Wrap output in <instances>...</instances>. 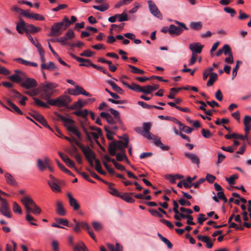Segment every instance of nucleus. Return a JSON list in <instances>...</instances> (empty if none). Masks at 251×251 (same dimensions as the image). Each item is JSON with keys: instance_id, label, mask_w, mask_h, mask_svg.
Here are the masks:
<instances>
[{"instance_id": "4c0bfd02", "label": "nucleus", "mask_w": 251, "mask_h": 251, "mask_svg": "<svg viewBox=\"0 0 251 251\" xmlns=\"http://www.w3.org/2000/svg\"><path fill=\"white\" fill-rule=\"evenodd\" d=\"M26 31L30 32L31 33H36L40 31L41 28L39 27H37L33 25H27L26 27Z\"/></svg>"}, {"instance_id": "bb28decb", "label": "nucleus", "mask_w": 251, "mask_h": 251, "mask_svg": "<svg viewBox=\"0 0 251 251\" xmlns=\"http://www.w3.org/2000/svg\"><path fill=\"white\" fill-rule=\"evenodd\" d=\"M75 89L77 95H83L87 97H90L91 96L90 93L87 92L82 87L77 85H75Z\"/></svg>"}, {"instance_id": "a878e982", "label": "nucleus", "mask_w": 251, "mask_h": 251, "mask_svg": "<svg viewBox=\"0 0 251 251\" xmlns=\"http://www.w3.org/2000/svg\"><path fill=\"white\" fill-rule=\"evenodd\" d=\"M88 61L87 64H80V66H86V67H93V68L98 69V70H100V71L102 72L104 74H107V71L104 69H103L102 68L99 67L97 66L96 65L92 63L90 60H88Z\"/></svg>"}, {"instance_id": "9d476101", "label": "nucleus", "mask_w": 251, "mask_h": 251, "mask_svg": "<svg viewBox=\"0 0 251 251\" xmlns=\"http://www.w3.org/2000/svg\"><path fill=\"white\" fill-rule=\"evenodd\" d=\"M21 201L24 205L26 212L30 213L32 206L35 203L33 199L29 196H24L21 199Z\"/></svg>"}, {"instance_id": "1a4fd4ad", "label": "nucleus", "mask_w": 251, "mask_h": 251, "mask_svg": "<svg viewBox=\"0 0 251 251\" xmlns=\"http://www.w3.org/2000/svg\"><path fill=\"white\" fill-rule=\"evenodd\" d=\"M51 160L50 158L45 156L41 158H38L37 160V166L40 171H44L48 167L49 164H50Z\"/></svg>"}, {"instance_id": "4be33fe9", "label": "nucleus", "mask_w": 251, "mask_h": 251, "mask_svg": "<svg viewBox=\"0 0 251 251\" xmlns=\"http://www.w3.org/2000/svg\"><path fill=\"white\" fill-rule=\"evenodd\" d=\"M73 251H88V248L84 243L80 241L73 247Z\"/></svg>"}, {"instance_id": "6e6552de", "label": "nucleus", "mask_w": 251, "mask_h": 251, "mask_svg": "<svg viewBox=\"0 0 251 251\" xmlns=\"http://www.w3.org/2000/svg\"><path fill=\"white\" fill-rule=\"evenodd\" d=\"M49 180L48 183L51 189L54 192H60L61 191L60 186L59 185V181L55 178L52 175H49Z\"/></svg>"}, {"instance_id": "473e14b6", "label": "nucleus", "mask_w": 251, "mask_h": 251, "mask_svg": "<svg viewBox=\"0 0 251 251\" xmlns=\"http://www.w3.org/2000/svg\"><path fill=\"white\" fill-rule=\"evenodd\" d=\"M225 137L227 139H230L231 138H234L235 139H240L242 140H245V137H243V135L235 133H233L232 134H226L225 136Z\"/></svg>"}, {"instance_id": "39448f33", "label": "nucleus", "mask_w": 251, "mask_h": 251, "mask_svg": "<svg viewBox=\"0 0 251 251\" xmlns=\"http://www.w3.org/2000/svg\"><path fill=\"white\" fill-rule=\"evenodd\" d=\"M71 101L72 99L70 96L63 95L56 99L49 100L48 102L51 105L61 107L67 106Z\"/></svg>"}, {"instance_id": "7ed1b4c3", "label": "nucleus", "mask_w": 251, "mask_h": 251, "mask_svg": "<svg viewBox=\"0 0 251 251\" xmlns=\"http://www.w3.org/2000/svg\"><path fill=\"white\" fill-rule=\"evenodd\" d=\"M56 115L58 119L63 122L65 126L66 127L68 131L75 134L78 139L80 140L81 139V134L73 120L69 117L62 116L60 114H56Z\"/></svg>"}, {"instance_id": "6e6d98bb", "label": "nucleus", "mask_w": 251, "mask_h": 251, "mask_svg": "<svg viewBox=\"0 0 251 251\" xmlns=\"http://www.w3.org/2000/svg\"><path fill=\"white\" fill-rule=\"evenodd\" d=\"M56 221L58 224H62L65 226H72V225H70L67 219L62 218L56 219Z\"/></svg>"}, {"instance_id": "49530a36", "label": "nucleus", "mask_w": 251, "mask_h": 251, "mask_svg": "<svg viewBox=\"0 0 251 251\" xmlns=\"http://www.w3.org/2000/svg\"><path fill=\"white\" fill-rule=\"evenodd\" d=\"M5 177L6 181L8 183L11 185H14L16 184V181L13 176L9 173H6L5 175Z\"/></svg>"}, {"instance_id": "ea45409f", "label": "nucleus", "mask_w": 251, "mask_h": 251, "mask_svg": "<svg viewBox=\"0 0 251 251\" xmlns=\"http://www.w3.org/2000/svg\"><path fill=\"white\" fill-rule=\"evenodd\" d=\"M50 41H53V42H59V43H61V44L62 45H64V46H69V45H70V43L67 42V40H66V39L65 38L64 36L61 37L56 38L55 39H52Z\"/></svg>"}, {"instance_id": "20e7f679", "label": "nucleus", "mask_w": 251, "mask_h": 251, "mask_svg": "<svg viewBox=\"0 0 251 251\" xmlns=\"http://www.w3.org/2000/svg\"><path fill=\"white\" fill-rule=\"evenodd\" d=\"M57 85L53 82H45L42 85L43 90L42 97L48 100L52 95Z\"/></svg>"}, {"instance_id": "a211bd4d", "label": "nucleus", "mask_w": 251, "mask_h": 251, "mask_svg": "<svg viewBox=\"0 0 251 251\" xmlns=\"http://www.w3.org/2000/svg\"><path fill=\"white\" fill-rule=\"evenodd\" d=\"M56 212L60 216H65L66 214L65 209H64L63 203L60 201H56Z\"/></svg>"}, {"instance_id": "a19ab883", "label": "nucleus", "mask_w": 251, "mask_h": 251, "mask_svg": "<svg viewBox=\"0 0 251 251\" xmlns=\"http://www.w3.org/2000/svg\"><path fill=\"white\" fill-rule=\"evenodd\" d=\"M93 227L96 231H100L102 229L103 226L100 222L94 221L92 222Z\"/></svg>"}, {"instance_id": "e433bc0d", "label": "nucleus", "mask_w": 251, "mask_h": 251, "mask_svg": "<svg viewBox=\"0 0 251 251\" xmlns=\"http://www.w3.org/2000/svg\"><path fill=\"white\" fill-rule=\"evenodd\" d=\"M107 83L111 86L112 89L117 93L122 94L123 92V90L119 87L115 82L112 80H108Z\"/></svg>"}, {"instance_id": "ddd939ff", "label": "nucleus", "mask_w": 251, "mask_h": 251, "mask_svg": "<svg viewBox=\"0 0 251 251\" xmlns=\"http://www.w3.org/2000/svg\"><path fill=\"white\" fill-rule=\"evenodd\" d=\"M82 127L83 131L86 135L88 139L90 140L91 139V136H93L94 139H97L101 133V131L100 128H97L95 132L92 131L91 132H89L84 125H82Z\"/></svg>"}, {"instance_id": "5fc2aeb1", "label": "nucleus", "mask_w": 251, "mask_h": 251, "mask_svg": "<svg viewBox=\"0 0 251 251\" xmlns=\"http://www.w3.org/2000/svg\"><path fill=\"white\" fill-rule=\"evenodd\" d=\"M181 88H172L171 89V92L170 93V94L168 95V97L169 99H175V95L178 92L179 90H180Z\"/></svg>"}, {"instance_id": "338daca9", "label": "nucleus", "mask_w": 251, "mask_h": 251, "mask_svg": "<svg viewBox=\"0 0 251 251\" xmlns=\"http://www.w3.org/2000/svg\"><path fill=\"white\" fill-rule=\"evenodd\" d=\"M34 101L35 104L39 106L43 107H48V105L47 103L44 102L43 101H41V100L37 99L34 98Z\"/></svg>"}, {"instance_id": "a18cd8bd", "label": "nucleus", "mask_w": 251, "mask_h": 251, "mask_svg": "<svg viewBox=\"0 0 251 251\" xmlns=\"http://www.w3.org/2000/svg\"><path fill=\"white\" fill-rule=\"evenodd\" d=\"M64 36L68 41V40L73 39L75 37V34L72 29H70L67 31Z\"/></svg>"}, {"instance_id": "0eeeda50", "label": "nucleus", "mask_w": 251, "mask_h": 251, "mask_svg": "<svg viewBox=\"0 0 251 251\" xmlns=\"http://www.w3.org/2000/svg\"><path fill=\"white\" fill-rule=\"evenodd\" d=\"M26 78L25 73L20 70L17 69L14 71V73L8 76V78L13 82L21 83Z\"/></svg>"}, {"instance_id": "603ef678", "label": "nucleus", "mask_w": 251, "mask_h": 251, "mask_svg": "<svg viewBox=\"0 0 251 251\" xmlns=\"http://www.w3.org/2000/svg\"><path fill=\"white\" fill-rule=\"evenodd\" d=\"M115 155H116V159L118 161H122L124 160L126 157L125 153V151H122L120 153H116Z\"/></svg>"}, {"instance_id": "bf43d9fd", "label": "nucleus", "mask_w": 251, "mask_h": 251, "mask_svg": "<svg viewBox=\"0 0 251 251\" xmlns=\"http://www.w3.org/2000/svg\"><path fill=\"white\" fill-rule=\"evenodd\" d=\"M112 163L113 164V165H114L115 167L119 170H120V171H125L126 170L125 169V167L120 164V163H118L115 159H113L112 160Z\"/></svg>"}, {"instance_id": "13d9d810", "label": "nucleus", "mask_w": 251, "mask_h": 251, "mask_svg": "<svg viewBox=\"0 0 251 251\" xmlns=\"http://www.w3.org/2000/svg\"><path fill=\"white\" fill-rule=\"evenodd\" d=\"M159 236L160 239L167 246L169 249H170L172 248V244L169 240H168L166 238L163 237L160 234H159Z\"/></svg>"}, {"instance_id": "f704fd0d", "label": "nucleus", "mask_w": 251, "mask_h": 251, "mask_svg": "<svg viewBox=\"0 0 251 251\" xmlns=\"http://www.w3.org/2000/svg\"><path fill=\"white\" fill-rule=\"evenodd\" d=\"M88 111L87 109H84L83 110H77L76 111L74 112L73 114L77 116L81 117L84 118L86 121H87L86 118L87 115L88 114Z\"/></svg>"}, {"instance_id": "2eb2a0df", "label": "nucleus", "mask_w": 251, "mask_h": 251, "mask_svg": "<svg viewBox=\"0 0 251 251\" xmlns=\"http://www.w3.org/2000/svg\"><path fill=\"white\" fill-rule=\"evenodd\" d=\"M203 48V45L199 42L193 43L189 45V48L191 50L193 54L200 53L201 52Z\"/></svg>"}, {"instance_id": "dca6fc26", "label": "nucleus", "mask_w": 251, "mask_h": 251, "mask_svg": "<svg viewBox=\"0 0 251 251\" xmlns=\"http://www.w3.org/2000/svg\"><path fill=\"white\" fill-rule=\"evenodd\" d=\"M186 157L189 159L193 163L199 165L200 164V158L199 156L193 153L186 152L184 154Z\"/></svg>"}, {"instance_id": "c756f323", "label": "nucleus", "mask_w": 251, "mask_h": 251, "mask_svg": "<svg viewBox=\"0 0 251 251\" xmlns=\"http://www.w3.org/2000/svg\"><path fill=\"white\" fill-rule=\"evenodd\" d=\"M107 246L109 251H122L123 250L122 246L119 243H116L115 246L111 244H107Z\"/></svg>"}, {"instance_id": "864d4df0", "label": "nucleus", "mask_w": 251, "mask_h": 251, "mask_svg": "<svg viewBox=\"0 0 251 251\" xmlns=\"http://www.w3.org/2000/svg\"><path fill=\"white\" fill-rule=\"evenodd\" d=\"M9 107L10 108L12 109V110H9L10 111L15 112L19 114V115H23V112L14 103L11 106H10Z\"/></svg>"}, {"instance_id": "680f3d73", "label": "nucleus", "mask_w": 251, "mask_h": 251, "mask_svg": "<svg viewBox=\"0 0 251 251\" xmlns=\"http://www.w3.org/2000/svg\"><path fill=\"white\" fill-rule=\"evenodd\" d=\"M238 177V176L237 174H234L228 178H226V179L229 184H233L235 183L234 180L237 179Z\"/></svg>"}, {"instance_id": "e2e57ef3", "label": "nucleus", "mask_w": 251, "mask_h": 251, "mask_svg": "<svg viewBox=\"0 0 251 251\" xmlns=\"http://www.w3.org/2000/svg\"><path fill=\"white\" fill-rule=\"evenodd\" d=\"M31 19H34L37 21H44L45 17L39 14H36L34 13H32V15H31Z\"/></svg>"}, {"instance_id": "58836bf2", "label": "nucleus", "mask_w": 251, "mask_h": 251, "mask_svg": "<svg viewBox=\"0 0 251 251\" xmlns=\"http://www.w3.org/2000/svg\"><path fill=\"white\" fill-rule=\"evenodd\" d=\"M100 116L102 118H105L107 122L110 124H113L115 123L112 117L109 113L101 112L100 113Z\"/></svg>"}, {"instance_id": "052dcab7", "label": "nucleus", "mask_w": 251, "mask_h": 251, "mask_svg": "<svg viewBox=\"0 0 251 251\" xmlns=\"http://www.w3.org/2000/svg\"><path fill=\"white\" fill-rule=\"evenodd\" d=\"M65 164L70 168H75V165L74 161L71 160L68 157H67L63 161Z\"/></svg>"}, {"instance_id": "69168bd1", "label": "nucleus", "mask_w": 251, "mask_h": 251, "mask_svg": "<svg viewBox=\"0 0 251 251\" xmlns=\"http://www.w3.org/2000/svg\"><path fill=\"white\" fill-rule=\"evenodd\" d=\"M118 18H119L118 21L120 22L126 21L128 20L127 15L125 12H123L121 14H118Z\"/></svg>"}, {"instance_id": "09e8293b", "label": "nucleus", "mask_w": 251, "mask_h": 251, "mask_svg": "<svg viewBox=\"0 0 251 251\" xmlns=\"http://www.w3.org/2000/svg\"><path fill=\"white\" fill-rule=\"evenodd\" d=\"M12 209L15 213L21 214L22 213L21 207L16 202H13Z\"/></svg>"}, {"instance_id": "cd10ccee", "label": "nucleus", "mask_w": 251, "mask_h": 251, "mask_svg": "<svg viewBox=\"0 0 251 251\" xmlns=\"http://www.w3.org/2000/svg\"><path fill=\"white\" fill-rule=\"evenodd\" d=\"M119 197L121 198L123 200H124L125 201H126V202H128V203H134L135 201L134 199L130 196V194H127V193H124V194L121 193Z\"/></svg>"}, {"instance_id": "b1692460", "label": "nucleus", "mask_w": 251, "mask_h": 251, "mask_svg": "<svg viewBox=\"0 0 251 251\" xmlns=\"http://www.w3.org/2000/svg\"><path fill=\"white\" fill-rule=\"evenodd\" d=\"M93 7L94 9L99 10L100 12H104L109 9V4L107 2H104L100 5H93Z\"/></svg>"}, {"instance_id": "aec40b11", "label": "nucleus", "mask_w": 251, "mask_h": 251, "mask_svg": "<svg viewBox=\"0 0 251 251\" xmlns=\"http://www.w3.org/2000/svg\"><path fill=\"white\" fill-rule=\"evenodd\" d=\"M67 196L69 198V203L74 210H78L80 207L79 204L77 202L76 200L72 196L70 193H68Z\"/></svg>"}, {"instance_id": "c03bdc74", "label": "nucleus", "mask_w": 251, "mask_h": 251, "mask_svg": "<svg viewBox=\"0 0 251 251\" xmlns=\"http://www.w3.org/2000/svg\"><path fill=\"white\" fill-rule=\"evenodd\" d=\"M95 169L100 174L105 175L106 174L105 172L103 171L101 167L100 162L99 160H95Z\"/></svg>"}, {"instance_id": "7c9ffc66", "label": "nucleus", "mask_w": 251, "mask_h": 251, "mask_svg": "<svg viewBox=\"0 0 251 251\" xmlns=\"http://www.w3.org/2000/svg\"><path fill=\"white\" fill-rule=\"evenodd\" d=\"M86 104V102L82 101L81 100L79 99L77 101L74 103L71 107L72 109H79L85 106Z\"/></svg>"}, {"instance_id": "de8ad7c7", "label": "nucleus", "mask_w": 251, "mask_h": 251, "mask_svg": "<svg viewBox=\"0 0 251 251\" xmlns=\"http://www.w3.org/2000/svg\"><path fill=\"white\" fill-rule=\"evenodd\" d=\"M30 212L36 215H39L41 213V209L36 203H35L32 206Z\"/></svg>"}, {"instance_id": "f3484780", "label": "nucleus", "mask_w": 251, "mask_h": 251, "mask_svg": "<svg viewBox=\"0 0 251 251\" xmlns=\"http://www.w3.org/2000/svg\"><path fill=\"white\" fill-rule=\"evenodd\" d=\"M244 125L245 126L244 130L247 133H249L251 130V116L246 115L245 116L243 120Z\"/></svg>"}, {"instance_id": "f257e3e1", "label": "nucleus", "mask_w": 251, "mask_h": 251, "mask_svg": "<svg viewBox=\"0 0 251 251\" xmlns=\"http://www.w3.org/2000/svg\"><path fill=\"white\" fill-rule=\"evenodd\" d=\"M71 25L68 18L65 16L63 17V21L61 22L56 23L53 24L51 28L50 35L52 36L60 35L63 32Z\"/></svg>"}, {"instance_id": "f03ea898", "label": "nucleus", "mask_w": 251, "mask_h": 251, "mask_svg": "<svg viewBox=\"0 0 251 251\" xmlns=\"http://www.w3.org/2000/svg\"><path fill=\"white\" fill-rule=\"evenodd\" d=\"M128 138L125 137L124 140L114 141L111 142L108 147V152L111 155H115L117 151L121 152L125 151V149L127 147L128 144Z\"/></svg>"}, {"instance_id": "412c9836", "label": "nucleus", "mask_w": 251, "mask_h": 251, "mask_svg": "<svg viewBox=\"0 0 251 251\" xmlns=\"http://www.w3.org/2000/svg\"><path fill=\"white\" fill-rule=\"evenodd\" d=\"M26 26H25V21L22 19H20L19 22L17 24L16 26V30L19 33H23L24 31H26Z\"/></svg>"}, {"instance_id": "774afa93", "label": "nucleus", "mask_w": 251, "mask_h": 251, "mask_svg": "<svg viewBox=\"0 0 251 251\" xmlns=\"http://www.w3.org/2000/svg\"><path fill=\"white\" fill-rule=\"evenodd\" d=\"M224 10L226 13L230 14L232 17H234L236 14V11L233 8L226 7L224 8Z\"/></svg>"}, {"instance_id": "6ab92c4d", "label": "nucleus", "mask_w": 251, "mask_h": 251, "mask_svg": "<svg viewBox=\"0 0 251 251\" xmlns=\"http://www.w3.org/2000/svg\"><path fill=\"white\" fill-rule=\"evenodd\" d=\"M183 32V29L180 26H176L171 25L169 27V33L170 34L178 35Z\"/></svg>"}, {"instance_id": "0e129e2a", "label": "nucleus", "mask_w": 251, "mask_h": 251, "mask_svg": "<svg viewBox=\"0 0 251 251\" xmlns=\"http://www.w3.org/2000/svg\"><path fill=\"white\" fill-rule=\"evenodd\" d=\"M109 189H110L109 193L111 195L119 197V196L121 194V193L119 192L116 189L113 187L112 186L111 184H110L109 185Z\"/></svg>"}, {"instance_id": "72a5a7b5", "label": "nucleus", "mask_w": 251, "mask_h": 251, "mask_svg": "<svg viewBox=\"0 0 251 251\" xmlns=\"http://www.w3.org/2000/svg\"><path fill=\"white\" fill-rule=\"evenodd\" d=\"M41 67L43 69H47L49 70H54L56 68V67L54 63L52 62H49L48 64L42 63Z\"/></svg>"}, {"instance_id": "4d7b16f0", "label": "nucleus", "mask_w": 251, "mask_h": 251, "mask_svg": "<svg viewBox=\"0 0 251 251\" xmlns=\"http://www.w3.org/2000/svg\"><path fill=\"white\" fill-rule=\"evenodd\" d=\"M222 50H223V52L226 55H228V54L232 53L229 46L228 45H227V44L225 45L223 47Z\"/></svg>"}, {"instance_id": "79ce46f5", "label": "nucleus", "mask_w": 251, "mask_h": 251, "mask_svg": "<svg viewBox=\"0 0 251 251\" xmlns=\"http://www.w3.org/2000/svg\"><path fill=\"white\" fill-rule=\"evenodd\" d=\"M128 66L131 69V72L133 74H143L145 73V72L143 70L138 69V68L131 65H128Z\"/></svg>"}, {"instance_id": "393cba45", "label": "nucleus", "mask_w": 251, "mask_h": 251, "mask_svg": "<svg viewBox=\"0 0 251 251\" xmlns=\"http://www.w3.org/2000/svg\"><path fill=\"white\" fill-rule=\"evenodd\" d=\"M199 239L206 244V247L207 248L210 249L213 247V243L211 241H210L208 236L200 235L199 236Z\"/></svg>"}, {"instance_id": "423d86ee", "label": "nucleus", "mask_w": 251, "mask_h": 251, "mask_svg": "<svg viewBox=\"0 0 251 251\" xmlns=\"http://www.w3.org/2000/svg\"><path fill=\"white\" fill-rule=\"evenodd\" d=\"M78 146L84 154L90 164L93 166V161L96 160L94 151L88 146H84L82 144H78Z\"/></svg>"}, {"instance_id": "8fccbe9b", "label": "nucleus", "mask_w": 251, "mask_h": 251, "mask_svg": "<svg viewBox=\"0 0 251 251\" xmlns=\"http://www.w3.org/2000/svg\"><path fill=\"white\" fill-rule=\"evenodd\" d=\"M165 179L170 181L171 183L174 184L176 180L175 175L166 174L164 176Z\"/></svg>"}, {"instance_id": "37998d69", "label": "nucleus", "mask_w": 251, "mask_h": 251, "mask_svg": "<svg viewBox=\"0 0 251 251\" xmlns=\"http://www.w3.org/2000/svg\"><path fill=\"white\" fill-rule=\"evenodd\" d=\"M109 111L114 116L117 122L121 123L119 112L117 110H116L113 108H109Z\"/></svg>"}, {"instance_id": "f8f14e48", "label": "nucleus", "mask_w": 251, "mask_h": 251, "mask_svg": "<svg viewBox=\"0 0 251 251\" xmlns=\"http://www.w3.org/2000/svg\"><path fill=\"white\" fill-rule=\"evenodd\" d=\"M37 85L38 83L35 79L26 76L21 83V86L28 89L35 87Z\"/></svg>"}, {"instance_id": "3c124183", "label": "nucleus", "mask_w": 251, "mask_h": 251, "mask_svg": "<svg viewBox=\"0 0 251 251\" xmlns=\"http://www.w3.org/2000/svg\"><path fill=\"white\" fill-rule=\"evenodd\" d=\"M242 63L241 61L238 60L236 61V65L235 67L233 68L232 71V79H233L237 74V71L239 67V65Z\"/></svg>"}, {"instance_id": "2f4dec72", "label": "nucleus", "mask_w": 251, "mask_h": 251, "mask_svg": "<svg viewBox=\"0 0 251 251\" xmlns=\"http://www.w3.org/2000/svg\"><path fill=\"white\" fill-rule=\"evenodd\" d=\"M190 27L191 29L199 30L202 27V24L201 22H192L190 23Z\"/></svg>"}, {"instance_id": "c85d7f7f", "label": "nucleus", "mask_w": 251, "mask_h": 251, "mask_svg": "<svg viewBox=\"0 0 251 251\" xmlns=\"http://www.w3.org/2000/svg\"><path fill=\"white\" fill-rule=\"evenodd\" d=\"M175 122L181 128V130L187 133H190L193 131V128L188 126H184L180 122L175 119Z\"/></svg>"}, {"instance_id": "c9c22d12", "label": "nucleus", "mask_w": 251, "mask_h": 251, "mask_svg": "<svg viewBox=\"0 0 251 251\" xmlns=\"http://www.w3.org/2000/svg\"><path fill=\"white\" fill-rule=\"evenodd\" d=\"M218 78V75L216 73H212L210 74V76L209 77V79L208 81L207 82V86H212L214 82Z\"/></svg>"}, {"instance_id": "9b49d317", "label": "nucleus", "mask_w": 251, "mask_h": 251, "mask_svg": "<svg viewBox=\"0 0 251 251\" xmlns=\"http://www.w3.org/2000/svg\"><path fill=\"white\" fill-rule=\"evenodd\" d=\"M148 4L149 11L154 16L161 19L162 18V15L156 4L151 0L148 1Z\"/></svg>"}, {"instance_id": "5701e85b", "label": "nucleus", "mask_w": 251, "mask_h": 251, "mask_svg": "<svg viewBox=\"0 0 251 251\" xmlns=\"http://www.w3.org/2000/svg\"><path fill=\"white\" fill-rule=\"evenodd\" d=\"M153 140L154 144L157 147H159L161 149L164 151H167L169 150V148L167 146H165L163 145L160 138L157 137L155 136H154L153 137V139H152Z\"/></svg>"}, {"instance_id": "4468645a", "label": "nucleus", "mask_w": 251, "mask_h": 251, "mask_svg": "<svg viewBox=\"0 0 251 251\" xmlns=\"http://www.w3.org/2000/svg\"><path fill=\"white\" fill-rule=\"evenodd\" d=\"M0 212L3 216L10 218L11 217V214L9 211V204L6 201L0 203Z\"/></svg>"}]
</instances>
